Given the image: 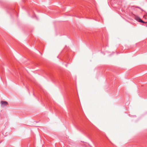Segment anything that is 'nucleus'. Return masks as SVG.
<instances>
[{
	"label": "nucleus",
	"mask_w": 147,
	"mask_h": 147,
	"mask_svg": "<svg viewBox=\"0 0 147 147\" xmlns=\"http://www.w3.org/2000/svg\"><path fill=\"white\" fill-rule=\"evenodd\" d=\"M1 106L3 107L7 106L8 104L7 102L5 101H1Z\"/></svg>",
	"instance_id": "1"
},
{
	"label": "nucleus",
	"mask_w": 147,
	"mask_h": 147,
	"mask_svg": "<svg viewBox=\"0 0 147 147\" xmlns=\"http://www.w3.org/2000/svg\"><path fill=\"white\" fill-rule=\"evenodd\" d=\"M135 19L138 21L139 22H141L144 23H146L147 22H145L143 21L139 17H136L135 18Z\"/></svg>",
	"instance_id": "2"
},
{
	"label": "nucleus",
	"mask_w": 147,
	"mask_h": 147,
	"mask_svg": "<svg viewBox=\"0 0 147 147\" xmlns=\"http://www.w3.org/2000/svg\"><path fill=\"white\" fill-rule=\"evenodd\" d=\"M146 14H147V12H146Z\"/></svg>",
	"instance_id": "4"
},
{
	"label": "nucleus",
	"mask_w": 147,
	"mask_h": 147,
	"mask_svg": "<svg viewBox=\"0 0 147 147\" xmlns=\"http://www.w3.org/2000/svg\"><path fill=\"white\" fill-rule=\"evenodd\" d=\"M137 7L140 9L142 11H144V10L143 9H142L141 8H140L139 7Z\"/></svg>",
	"instance_id": "3"
}]
</instances>
